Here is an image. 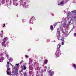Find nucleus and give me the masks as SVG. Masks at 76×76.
<instances>
[{"instance_id": "nucleus-1", "label": "nucleus", "mask_w": 76, "mask_h": 76, "mask_svg": "<svg viewBox=\"0 0 76 76\" xmlns=\"http://www.w3.org/2000/svg\"><path fill=\"white\" fill-rule=\"evenodd\" d=\"M73 14L74 13V15L72 16L71 17H70L71 18V20H74V21H76V12L75 11H72L71 12Z\"/></svg>"}, {"instance_id": "nucleus-2", "label": "nucleus", "mask_w": 76, "mask_h": 76, "mask_svg": "<svg viewBox=\"0 0 76 76\" xmlns=\"http://www.w3.org/2000/svg\"><path fill=\"white\" fill-rule=\"evenodd\" d=\"M10 63L8 62H7V64L6 65V67H7V70L9 72H10V68H9V64Z\"/></svg>"}, {"instance_id": "nucleus-3", "label": "nucleus", "mask_w": 76, "mask_h": 76, "mask_svg": "<svg viewBox=\"0 0 76 76\" xmlns=\"http://www.w3.org/2000/svg\"><path fill=\"white\" fill-rule=\"evenodd\" d=\"M1 44L4 47H6V42L4 40H3L2 42L1 43Z\"/></svg>"}, {"instance_id": "nucleus-4", "label": "nucleus", "mask_w": 76, "mask_h": 76, "mask_svg": "<svg viewBox=\"0 0 76 76\" xmlns=\"http://www.w3.org/2000/svg\"><path fill=\"white\" fill-rule=\"evenodd\" d=\"M66 24L67 23H66V22L64 23H63L62 24V28H65L66 27H66Z\"/></svg>"}, {"instance_id": "nucleus-5", "label": "nucleus", "mask_w": 76, "mask_h": 76, "mask_svg": "<svg viewBox=\"0 0 76 76\" xmlns=\"http://www.w3.org/2000/svg\"><path fill=\"white\" fill-rule=\"evenodd\" d=\"M49 73L50 75V76H53V75H54V72H51V71H50L48 72Z\"/></svg>"}, {"instance_id": "nucleus-6", "label": "nucleus", "mask_w": 76, "mask_h": 76, "mask_svg": "<svg viewBox=\"0 0 76 76\" xmlns=\"http://www.w3.org/2000/svg\"><path fill=\"white\" fill-rule=\"evenodd\" d=\"M10 62H12L13 61V59L11 58H7Z\"/></svg>"}, {"instance_id": "nucleus-7", "label": "nucleus", "mask_w": 76, "mask_h": 76, "mask_svg": "<svg viewBox=\"0 0 76 76\" xmlns=\"http://www.w3.org/2000/svg\"><path fill=\"white\" fill-rule=\"evenodd\" d=\"M8 39H8V38H7V37H5L4 39L3 40L4 41H5V42H6V41H8Z\"/></svg>"}, {"instance_id": "nucleus-8", "label": "nucleus", "mask_w": 76, "mask_h": 76, "mask_svg": "<svg viewBox=\"0 0 76 76\" xmlns=\"http://www.w3.org/2000/svg\"><path fill=\"white\" fill-rule=\"evenodd\" d=\"M64 3V1H62L59 4H58V6H60L61 4H63V3Z\"/></svg>"}, {"instance_id": "nucleus-9", "label": "nucleus", "mask_w": 76, "mask_h": 76, "mask_svg": "<svg viewBox=\"0 0 76 76\" xmlns=\"http://www.w3.org/2000/svg\"><path fill=\"white\" fill-rule=\"evenodd\" d=\"M57 37H58V39H59V38H60L59 37H60V33H57Z\"/></svg>"}, {"instance_id": "nucleus-10", "label": "nucleus", "mask_w": 76, "mask_h": 76, "mask_svg": "<svg viewBox=\"0 0 76 76\" xmlns=\"http://www.w3.org/2000/svg\"><path fill=\"white\" fill-rule=\"evenodd\" d=\"M18 69H16L15 70V73H16V75H17L18 74Z\"/></svg>"}, {"instance_id": "nucleus-11", "label": "nucleus", "mask_w": 76, "mask_h": 76, "mask_svg": "<svg viewBox=\"0 0 76 76\" xmlns=\"http://www.w3.org/2000/svg\"><path fill=\"white\" fill-rule=\"evenodd\" d=\"M23 69H24V70H26V66H25V65H23Z\"/></svg>"}, {"instance_id": "nucleus-12", "label": "nucleus", "mask_w": 76, "mask_h": 76, "mask_svg": "<svg viewBox=\"0 0 76 76\" xmlns=\"http://www.w3.org/2000/svg\"><path fill=\"white\" fill-rule=\"evenodd\" d=\"M7 74L8 75H10V71H7Z\"/></svg>"}, {"instance_id": "nucleus-13", "label": "nucleus", "mask_w": 76, "mask_h": 76, "mask_svg": "<svg viewBox=\"0 0 76 76\" xmlns=\"http://www.w3.org/2000/svg\"><path fill=\"white\" fill-rule=\"evenodd\" d=\"M61 40V41H64V37H63L62 38Z\"/></svg>"}, {"instance_id": "nucleus-14", "label": "nucleus", "mask_w": 76, "mask_h": 76, "mask_svg": "<svg viewBox=\"0 0 76 76\" xmlns=\"http://www.w3.org/2000/svg\"><path fill=\"white\" fill-rule=\"evenodd\" d=\"M44 61L45 63V64H47V63H48V60H45Z\"/></svg>"}, {"instance_id": "nucleus-15", "label": "nucleus", "mask_w": 76, "mask_h": 76, "mask_svg": "<svg viewBox=\"0 0 76 76\" xmlns=\"http://www.w3.org/2000/svg\"><path fill=\"white\" fill-rule=\"evenodd\" d=\"M50 29L51 30H53V27L52 26H50Z\"/></svg>"}, {"instance_id": "nucleus-16", "label": "nucleus", "mask_w": 76, "mask_h": 76, "mask_svg": "<svg viewBox=\"0 0 76 76\" xmlns=\"http://www.w3.org/2000/svg\"><path fill=\"white\" fill-rule=\"evenodd\" d=\"M58 23H55L54 24H53L54 26H57Z\"/></svg>"}, {"instance_id": "nucleus-17", "label": "nucleus", "mask_w": 76, "mask_h": 76, "mask_svg": "<svg viewBox=\"0 0 76 76\" xmlns=\"http://www.w3.org/2000/svg\"><path fill=\"white\" fill-rule=\"evenodd\" d=\"M1 60H4V57H1L0 58Z\"/></svg>"}, {"instance_id": "nucleus-18", "label": "nucleus", "mask_w": 76, "mask_h": 76, "mask_svg": "<svg viewBox=\"0 0 76 76\" xmlns=\"http://www.w3.org/2000/svg\"><path fill=\"white\" fill-rule=\"evenodd\" d=\"M23 74L24 75V76H26V75H27V73L26 72L24 73Z\"/></svg>"}, {"instance_id": "nucleus-19", "label": "nucleus", "mask_w": 76, "mask_h": 76, "mask_svg": "<svg viewBox=\"0 0 76 76\" xmlns=\"http://www.w3.org/2000/svg\"><path fill=\"white\" fill-rule=\"evenodd\" d=\"M70 14L69 13H68L67 15V18L69 17V16H70Z\"/></svg>"}, {"instance_id": "nucleus-20", "label": "nucleus", "mask_w": 76, "mask_h": 76, "mask_svg": "<svg viewBox=\"0 0 76 76\" xmlns=\"http://www.w3.org/2000/svg\"><path fill=\"white\" fill-rule=\"evenodd\" d=\"M74 37H76V33H74Z\"/></svg>"}, {"instance_id": "nucleus-21", "label": "nucleus", "mask_w": 76, "mask_h": 76, "mask_svg": "<svg viewBox=\"0 0 76 76\" xmlns=\"http://www.w3.org/2000/svg\"><path fill=\"white\" fill-rule=\"evenodd\" d=\"M37 70H40V69H39V67H37Z\"/></svg>"}, {"instance_id": "nucleus-22", "label": "nucleus", "mask_w": 76, "mask_h": 76, "mask_svg": "<svg viewBox=\"0 0 76 76\" xmlns=\"http://www.w3.org/2000/svg\"><path fill=\"white\" fill-rule=\"evenodd\" d=\"M12 73H13L14 74H13V75L11 74V75H12V76H13L14 75H15V74H14L15 72H12Z\"/></svg>"}, {"instance_id": "nucleus-23", "label": "nucleus", "mask_w": 76, "mask_h": 76, "mask_svg": "<svg viewBox=\"0 0 76 76\" xmlns=\"http://www.w3.org/2000/svg\"><path fill=\"white\" fill-rule=\"evenodd\" d=\"M0 36L2 38L3 37V34H0Z\"/></svg>"}, {"instance_id": "nucleus-24", "label": "nucleus", "mask_w": 76, "mask_h": 76, "mask_svg": "<svg viewBox=\"0 0 76 76\" xmlns=\"http://www.w3.org/2000/svg\"><path fill=\"white\" fill-rule=\"evenodd\" d=\"M22 62H23V61H21L20 63V64H21V63H22Z\"/></svg>"}, {"instance_id": "nucleus-25", "label": "nucleus", "mask_w": 76, "mask_h": 76, "mask_svg": "<svg viewBox=\"0 0 76 76\" xmlns=\"http://www.w3.org/2000/svg\"><path fill=\"white\" fill-rule=\"evenodd\" d=\"M69 1V0H65V2L66 3V2H68V1Z\"/></svg>"}, {"instance_id": "nucleus-26", "label": "nucleus", "mask_w": 76, "mask_h": 76, "mask_svg": "<svg viewBox=\"0 0 76 76\" xmlns=\"http://www.w3.org/2000/svg\"><path fill=\"white\" fill-rule=\"evenodd\" d=\"M25 57L26 58H28V56L26 55Z\"/></svg>"}, {"instance_id": "nucleus-27", "label": "nucleus", "mask_w": 76, "mask_h": 76, "mask_svg": "<svg viewBox=\"0 0 76 76\" xmlns=\"http://www.w3.org/2000/svg\"><path fill=\"white\" fill-rule=\"evenodd\" d=\"M16 66H19V64H16Z\"/></svg>"}, {"instance_id": "nucleus-28", "label": "nucleus", "mask_w": 76, "mask_h": 76, "mask_svg": "<svg viewBox=\"0 0 76 76\" xmlns=\"http://www.w3.org/2000/svg\"><path fill=\"white\" fill-rule=\"evenodd\" d=\"M5 25H6L5 24H4L3 27H4V26H5Z\"/></svg>"}, {"instance_id": "nucleus-29", "label": "nucleus", "mask_w": 76, "mask_h": 76, "mask_svg": "<svg viewBox=\"0 0 76 76\" xmlns=\"http://www.w3.org/2000/svg\"><path fill=\"white\" fill-rule=\"evenodd\" d=\"M8 56H9V55L7 54V53L6 55V57H8Z\"/></svg>"}, {"instance_id": "nucleus-30", "label": "nucleus", "mask_w": 76, "mask_h": 76, "mask_svg": "<svg viewBox=\"0 0 76 76\" xmlns=\"http://www.w3.org/2000/svg\"><path fill=\"white\" fill-rule=\"evenodd\" d=\"M13 5H14V6H18V4H14Z\"/></svg>"}, {"instance_id": "nucleus-31", "label": "nucleus", "mask_w": 76, "mask_h": 76, "mask_svg": "<svg viewBox=\"0 0 76 76\" xmlns=\"http://www.w3.org/2000/svg\"><path fill=\"white\" fill-rule=\"evenodd\" d=\"M62 42L61 45H64V42Z\"/></svg>"}, {"instance_id": "nucleus-32", "label": "nucleus", "mask_w": 76, "mask_h": 76, "mask_svg": "<svg viewBox=\"0 0 76 76\" xmlns=\"http://www.w3.org/2000/svg\"><path fill=\"white\" fill-rule=\"evenodd\" d=\"M28 64H31V63H30V61L29 62Z\"/></svg>"}, {"instance_id": "nucleus-33", "label": "nucleus", "mask_w": 76, "mask_h": 76, "mask_svg": "<svg viewBox=\"0 0 76 76\" xmlns=\"http://www.w3.org/2000/svg\"><path fill=\"white\" fill-rule=\"evenodd\" d=\"M12 1H16V0H12Z\"/></svg>"}, {"instance_id": "nucleus-34", "label": "nucleus", "mask_w": 76, "mask_h": 76, "mask_svg": "<svg viewBox=\"0 0 76 76\" xmlns=\"http://www.w3.org/2000/svg\"><path fill=\"white\" fill-rule=\"evenodd\" d=\"M16 68L15 67H14L13 68V69H15Z\"/></svg>"}, {"instance_id": "nucleus-35", "label": "nucleus", "mask_w": 76, "mask_h": 76, "mask_svg": "<svg viewBox=\"0 0 76 76\" xmlns=\"http://www.w3.org/2000/svg\"><path fill=\"white\" fill-rule=\"evenodd\" d=\"M56 56L57 57H59V56H57V55H56Z\"/></svg>"}, {"instance_id": "nucleus-36", "label": "nucleus", "mask_w": 76, "mask_h": 76, "mask_svg": "<svg viewBox=\"0 0 76 76\" xmlns=\"http://www.w3.org/2000/svg\"><path fill=\"white\" fill-rule=\"evenodd\" d=\"M1 32H3V30H2L1 31Z\"/></svg>"}, {"instance_id": "nucleus-37", "label": "nucleus", "mask_w": 76, "mask_h": 76, "mask_svg": "<svg viewBox=\"0 0 76 76\" xmlns=\"http://www.w3.org/2000/svg\"><path fill=\"white\" fill-rule=\"evenodd\" d=\"M59 47H61V45H59Z\"/></svg>"}, {"instance_id": "nucleus-38", "label": "nucleus", "mask_w": 76, "mask_h": 76, "mask_svg": "<svg viewBox=\"0 0 76 76\" xmlns=\"http://www.w3.org/2000/svg\"><path fill=\"white\" fill-rule=\"evenodd\" d=\"M59 48H60V47H59Z\"/></svg>"}, {"instance_id": "nucleus-39", "label": "nucleus", "mask_w": 76, "mask_h": 76, "mask_svg": "<svg viewBox=\"0 0 76 76\" xmlns=\"http://www.w3.org/2000/svg\"><path fill=\"white\" fill-rule=\"evenodd\" d=\"M69 23H70V22H69Z\"/></svg>"}, {"instance_id": "nucleus-40", "label": "nucleus", "mask_w": 76, "mask_h": 76, "mask_svg": "<svg viewBox=\"0 0 76 76\" xmlns=\"http://www.w3.org/2000/svg\"><path fill=\"white\" fill-rule=\"evenodd\" d=\"M11 66H12V64H11Z\"/></svg>"}, {"instance_id": "nucleus-41", "label": "nucleus", "mask_w": 76, "mask_h": 76, "mask_svg": "<svg viewBox=\"0 0 76 76\" xmlns=\"http://www.w3.org/2000/svg\"><path fill=\"white\" fill-rule=\"evenodd\" d=\"M0 62L1 63V61H0Z\"/></svg>"}]
</instances>
